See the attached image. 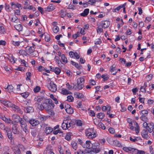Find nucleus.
<instances>
[{"label": "nucleus", "instance_id": "nucleus-47", "mask_svg": "<svg viewBox=\"0 0 154 154\" xmlns=\"http://www.w3.org/2000/svg\"><path fill=\"white\" fill-rule=\"evenodd\" d=\"M26 75L27 77H26V80H30V78L31 77V74L29 72H27L26 73Z\"/></svg>", "mask_w": 154, "mask_h": 154}, {"label": "nucleus", "instance_id": "nucleus-62", "mask_svg": "<svg viewBox=\"0 0 154 154\" xmlns=\"http://www.w3.org/2000/svg\"><path fill=\"white\" fill-rule=\"evenodd\" d=\"M66 86L67 88L69 90H71L72 89L74 88V87H72V86L70 85L68 83H66Z\"/></svg>", "mask_w": 154, "mask_h": 154}, {"label": "nucleus", "instance_id": "nucleus-29", "mask_svg": "<svg viewBox=\"0 0 154 154\" xmlns=\"http://www.w3.org/2000/svg\"><path fill=\"white\" fill-rule=\"evenodd\" d=\"M12 131L13 134H16L17 133L18 131L17 128V125L14 124L12 127Z\"/></svg>", "mask_w": 154, "mask_h": 154}, {"label": "nucleus", "instance_id": "nucleus-18", "mask_svg": "<svg viewBox=\"0 0 154 154\" xmlns=\"http://www.w3.org/2000/svg\"><path fill=\"white\" fill-rule=\"evenodd\" d=\"M0 102L1 103L5 105V106L10 107L11 106L12 103L11 102L4 100H1Z\"/></svg>", "mask_w": 154, "mask_h": 154}, {"label": "nucleus", "instance_id": "nucleus-7", "mask_svg": "<svg viewBox=\"0 0 154 154\" xmlns=\"http://www.w3.org/2000/svg\"><path fill=\"white\" fill-rule=\"evenodd\" d=\"M48 88L50 91L53 92H55L57 90V86L52 82L48 85Z\"/></svg>", "mask_w": 154, "mask_h": 154}, {"label": "nucleus", "instance_id": "nucleus-58", "mask_svg": "<svg viewBox=\"0 0 154 154\" xmlns=\"http://www.w3.org/2000/svg\"><path fill=\"white\" fill-rule=\"evenodd\" d=\"M68 8L69 9H72L73 10L75 9L76 8L75 6L71 4H70L68 6Z\"/></svg>", "mask_w": 154, "mask_h": 154}, {"label": "nucleus", "instance_id": "nucleus-25", "mask_svg": "<svg viewBox=\"0 0 154 154\" xmlns=\"http://www.w3.org/2000/svg\"><path fill=\"white\" fill-rule=\"evenodd\" d=\"M5 59H8V60H9L12 63H15V60H14V58L13 57V56L11 55V56H9L8 57H5Z\"/></svg>", "mask_w": 154, "mask_h": 154}, {"label": "nucleus", "instance_id": "nucleus-32", "mask_svg": "<svg viewBox=\"0 0 154 154\" xmlns=\"http://www.w3.org/2000/svg\"><path fill=\"white\" fill-rule=\"evenodd\" d=\"M74 154H86V152L83 150L79 149L77 151L74 152Z\"/></svg>", "mask_w": 154, "mask_h": 154}, {"label": "nucleus", "instance_id": "nucleus-54", "mask_svg": "<svg viewBox=\"0 0 154 154\" xmlns=\"http://www.w3.org/2000/svg\"><path fill=\"white\" fill-rule=\"evenodd\" d=\"M123 149L124 150L127 152L131 151L132 150V148L131 147H124Z\"/></svg>", "mask_w": 154, "mask_h": 154}, {"label": "nucleus", "instance_id": "nucleus-59", "mask_svg": "<svg viewBox=\"0 0 154 154\" xmlns=\"http://www.w3.org/2000/svg\"><path fill=\"white\" fill-rule=\"evenodd\" d=\"M17 17L15 15H13L11 18V21L13 22H15L17 20Z\"/></svg>", "mask_w": 154, "mask_h": 154}, {"label": "nucleus", "instance_id": "nucleus-2", "mask_svg": "<svg viewBox=\"0 0 154 154\" xmlns=\"http://www.w3.org/2000/svg\"><path fill=\"white\" fill-rule=\"evenodd\" d=\"M84 79L82 78H80L77 79V84L76 85H74V89L77 90L82 89L84 87V85L83 83L84 82Z\"/></svg>", "mask_w": 154, "mask_h": 154}, {"label": "nucleus", "instance_id": "nucleus-14", "mask_svg": "<svg viewBox=\"0 0 154 154\" xmlns=\"http://www.w3.org/2000/svg\"><path fill=\"white\" fill-rule=\"evenodd\" d=\"M11 8L13 9H16V8H19L21 7V5L18 3H15L14 2H13L11 3Z\"/></svg>", "mask_w": 154, "mask_h": 154}, {"label": "nucleus", "instance_id": "nucleus-3", "mask_svg": "<svg viewBox=\"0 0 154 154\" xmlns=\"http://www.w3.org/2000/svg\"><path fill=\"white\" fill-rule=\"evenodd\" d=\"M73 122L71 120H64L62 124V128L63 129H68L73 125Z\"/></svg>", "mask_w": 154, "mask_h": 154}, {"label": "nucleus", "instance_id": "nucleus-11", "mask_svg": "<svg viewBox=\"0 0 154 154\" xmlns=\"http://www.w3.org/2000/svg\"><path fill=\"white\" fill-rule=\"evenodd\" d=\"M141 135L142 137L146 139H148L149 137L148 135V131L144 129L141 132Z\"/></svg>", "mask_w": 154, "mask_h": 154}, {"label": "nucleus", "instance_id": "nucleus-4", "mask_svg": "<svg viewBox=\"0 0 154 154\" xmlns=\"http://www.w3.org/2000/svg\"><path fill=\"white\" fill-rule=\"evenodd\" d=\"M143 126L146 129V130L149 133H151L154 128V124L152 122L148 124L146 122H144L143 124Z\"/></svg>", "mask_w": 154, "mask_h": 154}, {"label": "nucleus", "instance_id": "nucleus-28", "mask_svg": "<svg viewBox=\"0 0 154 154\" xmlns=\"http://www.w3.org/2000/svg\"><path fill=\"white\" fill-rule=\"evenodd\" d=\"M25 111L27 113H29L33 111V109L32 107L28 106L25 108Z\"/></svg>", "mask_w": 154, "mask_h": 154}, {"label": "nucleus", "instance_id": "nucleus-33", "mask_svg": "<svg viewBox=\"0 0 154 154\" xmlns=\"http://www.w3.org/2000/svg\"><path fill=\"white\" fill-rule=\"evenodd\" d=\"M52 131V129L50 127H46L45 130V132L47 134L50 133Z\"/></svg>", "mask_w": 154, "mask_h": 154}, {"label": "nucleus", "instance_id": "nucleus-35", "mask_svg": "<svg viewBox=\"0 0 154 154\" xmlns=\"http://www.w3.org/2000/svg\"><path fill=\"white\" fill-rule=\"evenodd\" d=\"M72 133H68L66 134L65 139L69 141L71 139V136L72 135Z\"/></svg>", "mask_w": 154, "mask_h": 154}, {"label": "nucleus", "instance_id": "nucleus-46", "mask_svg": "<svg viewBox=\"0 0 154 154\" xmlns=\"http://www.w3.org/2000/svg\"><path fill=\"white\" fill-rule=\"evenodd\" d=\"M76 125L77 126H82V122L81 120H77L75 121Z\"/></svg>", "mask_w": 154, "mask_h": 154}, {"label": "nucleus", "instance_id": "nucleus-24", "mask_svg": "<svg viewBox=\"0 0 154 154\" xmlns=\"http://www.w3.org/2000/svg\"><path fill=\"white\" fill-rule=\"evenodd\" d=\"M0 128L1 129L3 130L5 132H7L8 130V128L7 127H5L3 124L0 123Z\"/></svg>", "mask_w": 154, "mask_h": 154}, {"label": "nucleus", "instance_id": "nucleus-57", "mask_svg": "<svg viewBox=\"0 0 154 154\" xmlns=\"http://www.w3.org/2000/svg\"><path fill=\"white\" fill-rule=\"evenodd\" d=\"M149 151L150 154H154V151L153 148L150 146L149 147ZM146 154H149L148 153H146Z\"/></svg>", "mask_w": 154, "mask_h": 154}, {"label": "nucleus", "instance_id": "nucleus-56", "mask_svg": "<svg viewBox=\"0 0 154 154\" xmlns=\"http://www.w3.org/2000/svg\"><path fill=\"white\" fill-rule=\"evenodd\" d=\"M110 71L112 72H113L116 71V70L115 69V65L114 64L112 65L110 67Z\"/></svg>", "mask_w": 154, "mask_h": 154}, {"label": "nucleus", "instance_id": "nucleus-20", "mask_svg": "<svg viewBox=\"0 0 154 154\" xmlns=\"http://www.w3.org/2000/svg\"><path fill=\"white\" fill-rule=\"evenodd\" d=\"M6 133H7V135L8 138L12 142L13 141V138L12 137V134L11 131L10 130H8Z\"/></svg>", "mask_w": 154, "mask_h": 154}, {"label": "nucleus", "instance_id": "nucleus-21", "mask_svg": "<svg viewBox=\"0 0 154 154\" xmlns=\"http://www.w3.org/2000/svg\"><path fill=\"white\" fill-rule=\"evenodd\" d=\"M43 99V97L40 96H38L35 97L34 99V101L35 102H40Z\"/></svg>", "mask_w": 154, "mask_h": 154}, {"label": "nucleus", "instance_id": "nucleus-64", "mask_svg": "<svg viewBox=\"0 0 154 154\" xmlns=\"http://www.w3.org/2000/svg\"><path fill=\"white\" fill-rule=\"evenodd\" d=\"M137 154H145V152L143 151L139 150L138 149H137Z\"/></svg>", "mask_w": 154, "mask_h": 154}, {"label": "nucleus", "instance_id": "nucleus-50", "mask_svg": "<svg viewBox=\"0 0 154 154\" xmlns=\"http://www.w3.org/2000/svg\"><path fill=\"white\" fill-rule=\"evenodd\" d=\"M40 90V88L38 86H36L33 89V91L35 93L38 92Z\"/></svg>", "mask_w": 154, "mask_h": 154}, {"label": "nucleus", "instance_id": "nucleus-5", "mask_svg": "<svg viewBox=\"0 0 154 154\" xmlns=\"http://www.w3.org/2000/svg\"><path fill=\"white\" fill-rule=\"evenodd\" d=\"M86 135L89 138L93 139L97 136L96 133L94 131V129L91 128L88 129L85 132Z\"/></svg>", "mask_w": 154, "mask_h": 154}, {"label": "nucleus", "instance_id": "nucleus-51", "mask_svg": "<svg viewBox=\"0 0 154 154\" xmlns=\"http://www.w3.org/2000/svg\"><path fill=\"white\" fill-rule=\"evenodd\" d=\"M32 135L34 137H35L37 134V130L36 129H33L31 131Z\"/></svg>", "mask_w": 154, "mask_h": 154}, {"label": "nucleus", "instance_id": "nucleus-34", "mask_svg": "<svg viewBox=\"0 0 154 154\" xmlns=\"http://www.w3.org/2000/svg\"><path fill=\"white\" fill-rule=\"evenodd\" d=\"M12 117L14 119H17L18 120L19 122H20V121L22 119L20 118L19 116L16 114L13 115L12 116Z\"/></svg>", "mask_w": 154, "mask_h": 154}, {"label": "nucleus", "instance_id": "nucleus-61", "mask_svg": "<svg viewBox=\"0 0 154 154\" xmlns=\"http://www.w3.org/2000/svg\"><path fill=\"white\" fill-rule=\"evenodd\" d=\"M101 43V40L100 38H98L96 39L95 42V44H100Z\"/></svg>", "mask_w": 154, "mask_h": 154}, {"label": "nucleus", "instance_id": "nucleus-53", "mask_svg": "<svg viewBox=\"0 0 154 154\" xmlns=\"http://www.w3.org/2000/svg\"><path fill=\"white\" fill-rule=\"evenodd\" d=\"M140 114H142V115H147L148 114V112L146 110H143L140 112Z\"/></svg>", "mask_w": 154, "mask_h": 154}, {"label": "nucleus", "instance_id": "nucleus-63", "mask_svg": "<svg viewBox=\"0 0 154 154\" xmlns=\"http://www.w3.org/2000/svg\"><path fill=\"white\" fill-rule=\"evenodd\" d=\"M154 102V101L152 100H149L147 101V103L150 106Z\"/></svg>", "mask_w": 154, "mask_h": 154}, {"label": "nucleus", "instance_id": "nucleus-39", "mask_svg": "<svg viewBox=\"0 0 154 154\" xmlns=\"http://www.w3.org/2000/svg\"><path fill=\"white\" fill-rule=\"evenodd\" d=\"M14 88L11 85H8L7 88V91L9 93L12 92L13 91Z\"/></svg>", "mask_w": 154, "mask_h": 154}, {"label": "nucleus", "instance_id": "nucleus-41", "mask_svg": "<svg viewBox=\"0 0 154 154\" xmlns=\"http://www.w3.org/2000/svg\"><path fill=\"white\" fill-rule=\"evenodd\" d=\"M59 28L57 26H55L52 28V30L55 33H57L59 31Z\"/></svg>", "mask_w": 154, "mask_h": 154}, {"label": "nucleus", "instance_id": "nucleus-52", "mask_svg": "<svg viewBox=\"0 0 154 154\" xmlns=\"http://www.w3.org/2000/svg\"><path fill=\"white\" fill-rule=\"evenodd\" d=\"M12 44L15 46H18L20 43V41H13L12 42Z\"/></svg>", "mask_w": 154, "mask_h": 154}, {"label": "nucleus", "instance_id": "nucleus-1", "mask_svg": "<svg viewBox=\"0 0 154 154\" xmlns=\"http://www.w3.org/2000/svg\"><path fill=\"white\" fill-rule=\"evenodd\" d=\"M101 151L100 145L98 143H96L92 144L90 152H93L94 153H97ZM88 153L90 152H88Z\"/></svg>", "mask_w": 154, "mask_h": 154}, {"label": "nucleus", "instance_id": "nucleus-40", "mask_svg": "<svg viewBox=\"0 0 154 154\" xmlns=\"http://www.w3.org/2000/svg\"><path fill=\"white\" fill-rule=\"evenodd\" d=\"M140 119L144 122L147 121L148 120V118L146 115H142L140 117Z\"/></svg>", "mask_w": 154, "mask_h": 154}, {"label": "nucleus", "instance_id": "nucleus-16", "mask_svg": "<svg viewBox=\"0 0 154 154\" xmlns=\"http://www.w3.org/2000/svg\"><path fill=\"white\" fill-rule=\"evenodd\" d=\"M55 8V6L52 4H50L48 6L45 8V11H51Z\"/></svg>", "mask_w": 154, "mask_h": 154}, {"label": "nucleus", "instance_id": "nucleus-55", "mask_svg": "<svg viewBox=\"0 0 154 154\" xmlns=\"http://www.w3.org/2000/svg\"><path fill=\"white\" fill-rule=\"evenodd\" d=\"M66 12L65 11L61 10L60 11V16L62 17H64V16L66 15Z\"/></svg>", "mask_w": 154, "mask_h": 154}, {"label": "nucleus", "instance_id": "nucleus-6", "mask_svg": "<svg viewBox=\"0 0 154 154\" xmlns=\"http://www.w3.org/2000/svg\"><path fill=\"white\" fill-rule=\"evenodd\" d=\"M22 129L26 133L28 132L27 131V127L26 123L23 120H21L19 122Z\"/></svg>", "mask_w": 154, "mask_h": 154}, {"label": "nucleus", "instance_id": "nucleus-27", "mask_svg": "<svg viewBox=\"0 0 154 154\" xmlns=\"http://www.w3.org/2000/svg\"><path fill=\"white\" fill-rule=\"evenodd\" d=\"M14 27L19 32L22 31L23 29L22 26L20 24L15 25L14 26Z\"/></svg>", "mask_w": 154, "mask_h": 154}, {"label": "nucleus", "instance_id": "nucleus-17", "mask_svg": "<svg viewBox=\"0 0 154 154\" xmlns=\"http://www.w3.org/2000/svg\"><path fill=\"white\" fill-rule=\"evenodd\" d=\"M110 25L109 21L107 20L102 21L101 23L102 26L104 28L108 27Z\"/></svg>", "mask_w": 154, "mask_h": 154}, {"label": "nucleus", "instance_id": "nucleus-45", "mask_svg": "<svg viewBox=\"0 0 154 154\" xmlns=\"http://www.w3.org/2000/svg\"><path fill=\"white\" fill-rule=\"evenodd\" d=\"M125 5H126V4H124L122 5H121V6L118 7L116 8L115 9H114V12H116V10H117V11H119L121 8L125 7Z\"/></svg>", "mask_w": 154, "mask_h": 154}, {"label": "nucleus", "instance_id": "nucleus-30", "mask_svg": "<svg viewBox=\"0 0 154 154\" xmlns=\"http://www.w3.org/2000/svg\"><path fill=\"white\" fill-rule=\"evenodd\" d=\"M71 146L75 150H76L78 146L77 143L76 142L74 141L72 142L71 143Z\"/></svg>", "mask_w": 154, "mask_h": 154}, {"label": "nucleus", "instance_id": "nucleus-12", "mask_svg": "<svg viewBox=\"0 0 154 154\" xmlns=\"http://www.w3.org/2000/svg\"><path fill=\"white\" fill-rule=\"evenodd\" d=\"M50 67V70L54 72L57 75L59 74L61 72L60 69L58 67H52L51 66Z\"/></svg>", "mask_w": 154, "mask_h": 154}, {"label": "nucleus", "instance_id": "nucleus-44", "mask_svg": "<svg viewBox=\"0 0 154 154\" xmlns=\"http://www.w3.org/2000/svg\"><path fill=\"white\" fill-rule=\"evenodd\" d=\"M29 94L28 92H25L24 93H21V95L24 98H26L29 96Z\"/></svg>", "mask_w": 154, "mask_h": 154}, {"label": "nucleus", "instance_id": "nucleus-13", "mask_svg": "<svg viewBox=\"0 0 154 154\" xmlns=\"http://www.w3.org/2000/svg\"><path fill=\"white\" fill-rule=\"evenodd\" d=\"M75 97L78 99H81L84 97V95L82 93L79 92H75L74 93Z\"/></svg>", "mask_w": 154, "mask_h": 154}, {"label": "nucleus", "instance_id": "nucleus-37", "mask_svg": "<svg viewBox=\"0 0 154 154\" xmlns=\"http://www.w3.org/2000/svg\"><path fill=\"white\" fill-rule=\"evenodd\" d=\"M48 103V104L52 106V108H54V104L53 103L51 99H46V103Z\"/></svg>", "mask_w": 154, "mask_h": 154}, {"label": "nucleus", "instance_id": "nucleus-15", "mask_svg": "<svg viewBox=\"0 0 154 154\" xmlns=\"http://www.w3.org/2000/svg\"><path fill=\"white\" fill-rule=\"evenodd\" d=\"M91 144V143L90 141L87 140L86 141V142L84 143L82 145V146L84 148H86L90 149Z\"/></svg>", "mask_w": 154, "mask_h": 154}, {"label": "nucleus", "instance_id": "nucleus-60", "mask_svg": "<svg viewBox=\"0 0 154 154\" xmlns=\"http://www.w3.org/2000/svg\"><path fill=\"white\" fill-rule=\"evenodd\" d=\"M37 54V52L36 51H35V50L33 51L30 54V55L32 57H35V56Z\"/></svg>", "mask_w": 154, "mask_h": 154}, {"label": "nucleus", "instance_id": "nucleus-9", "mask_svg": "<svg viewBox=\"0 0 154 154\" xmlns=\"http://www.w3.org/2000/svg\"><path fill=\"white\" fill-rule=\"evenodd\" d=\"M11 105V106L10 107H12L13 110L14 111L17 112H19L21 114H22L23 112L18 106H16L12 103Z\"/></svg>", "mask_w": 154, "mask_h": 154}, {"label": "nucleus", "instance_id": "nucleus-22", "mask_svg": "<svg viewBox=\"0 0 154 154\" xmlns=\"http://www.w3.org/2000/svg\"><path fill=\"white\" fill-rule=\"evenodd\" d=\"M61 93L64 95L72 94L71 92L64 88L62 89Z\"/></svg>", "mask_w": 154, "mask_h": 154}, {"label": "nucleus", "instance_id": "nucleus-48", "mask_svg": "<svg viewBox=\"0 0 154 154\" xmlns=\"http://www.w3.org/2000/svg\"><path fill=\"white\" fill-rule=\"evenodd\" d=\"M52 150V149L51 148V146L50 145H48L45 149V150L44 152H46L47 153V151H49V152L50 151H51Z\"/></svg>", "mask_w": 154, "mask_h": 154}, {"label": "nucleus", "instance_id": "nucleus-31", "mask_svg": "<svg viewBox=\"0 0 154 154\" xmlns=\"http://www.w3.org/2000/svg\"><path fill=\"white\" fill-rule=\"evenodd\" d=\"M15 154H21V152L19 147H14L13 149Z\"/></svg>", "mask_w": 154, "mask_h": 154}, {"label": "nucleus", "instance_id": "nucleus-36", "mask_svg": "<svg viewBox=\"0 0 154 154\" xmlns=\"http://www.w3.org/2000/svg\"><path fill=\"white\" fill-rule=\"evenodd\" d=\"M61 60L62 61L65 63H66L68 62L66 58V57L65 56V55L64 54H62L61 55Z\"/></svg>", "mask_w": 154, "mask_h": 154}, {"label": "nucleus", "instance_id": "nucleus-43", "mask_svg": "<svg viewBox=\"0 0 154 154\" xmlns=\"http://www.w3.org/2000/svg\"><path fill=\"white\" fill-rule=\"evenodd\" d=\"M102 28L103 27L102 26H99L97 28V31L98 33H100L101 32H103Z\"/></svg>", "mask_w": 154, "mask_h": 154}, {"label": "nucleus", "instance_id": "nucleus-38", "mask_svg": "<svg viewBox=\"0 0 154 154\" xmlns=\"http://www.w3.org/2000/svg\"><path fill=\"white\" fill-rule=\"evenodd\" d=\"M97 117L100 119H103L105 116V114L101 112L98 113L97 114Z\"/></svg>", "mask_w": 154, "mask_h": 154}, {"label": "nucleus", "instance_id": "nucleus-23", "mask_svg": "<svg viewBox=\"0 0 154 154\" xmlns=\"http://www.w3.org/2000/svg\"><path fill=\"white\" fill-rule=\"evenodd\" d=\"M35 50V48L33 47H28L26 50L27 53L30 54Z\"/></svg>", "mask_w": 154, "mask_h": 154}, {"label": "nucleus", "instance_id": "nucleus-8", "mask_svg": "<svg viewBox=\"0 0 154 154\" xmlns=\"http://www.w3.org/2000/svg\"><path fill=\"white\" fill-rule=\"evenodd\" d=\"M53 108H52V106L48 104L47 107H46L45 109L48 113L50 115H53L54 113L52 110Z\"/></svg>", "mask_w": 154, "mask_h": 154}, {"label": "nucleus", "instance_id": "nucleus-49", "mask_svg": "<svg viewBox=\"0 0 154 154\" xmlns=\"http://www.w3.org/2000/svg\"><path fill=\"white\" fill-rule=\"evenodd\" d=\"M67 100L69 102H72L73 101L74 98L72 95H69L67 97Z\"/></svg>", "mask_w": 154, "mask_h": 154}, {"label": "nucleus", "instance_id": "nucleus-19", "mask_svg": "<svg viewBox=\"0 0 154 154\" xmlns=\"http://www.w3.org/2000/svg\"><path fill=\"white\" fill-rule=\"evenodd\" d=\"M71 64L74 66L79 70H80L82 68V66L73 61H71Z\"/></svg>", "mask_w": 154, "mask_h": 154}, {"label": "nucleus", "instance_id": "nucleus-26", "mask_svg": "<svg viewBox=\"0 0 154 154\" xmlns=\"http://www.w3.org/2000/svg\"><path fill=\"white\" fill-rule=\"evenodd\" d=\"M89 9L88 8L85 9L83 12L81 14V15L83 17L87 16L89 12Z\"/></svg>", "mask_w": 154, "mask_h": 154}, {"label": "nucleus", "instance_id": "nucleus-10", "mask_svg": "<svg viewBox=\"0 0 154 154\" xmlns=\"http://www.w3.org/2000/svg\"><path fill=\"white\" fill-rule=\"evenodd\" d=\"M26 121L29 122V123L32 126H35L38 125L39 123V122L37 120H35L34 119L30 120L29 121H27L26 119H25Z\"/></svg>", "mask_w": 154, "mask_h": 154}, {"label": "nucleus", "instance_id": "nucleus-42", "mask_svg": "<svg viewBox=\"0 0 154 154\" xmlns=\"http://www.w3.org/2000/svg\"><path fill=\"white\" fill-rule=\"evenodd\" d=\"M66 111L67 113L69 114H72L73 112V110L71 107L68 109H66Z\"/></svg>", "mask_w": 154, "mask_h": 154}]
</instances>
